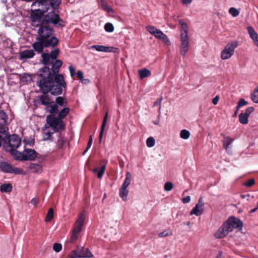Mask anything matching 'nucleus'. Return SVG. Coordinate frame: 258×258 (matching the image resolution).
<instances>
[{
  "instance_id": "1",
  "label": "nucleus",
  "mask_w": 258,
  "mask_h": 258,
  "mask_svg": "<svg viewBox=\"0 0 258 258\" xmlns=\"http://www.w3.org/2000/svg\"><path fill=\"white\" fill-rule=\"evenodd\" d=\"M37 85L41 89L50 92L52 95L58 96L62 93L63 89H66L67 83L62 74L54 77H39Z\"/></svg>"
},
{
  "instance_id": "2",
  "label": "nucleus",
  "mask_w": 258,
  "mask_h": 258,
  "mask_svg": "<svg viewBox=\"0 0 258 258\" xmlns=\"http://www.w3.org/2000/svg\"><path fill=\"white\" fill-rule=\"evenodd\" d=\"M70 110L69 107L62 108L56 117L53 115H48L46 116L45 127H51L54 132H58L59 130H64L65 124L62 120L68 114Z\"/></svg>"
},
{
  "instance_id": "3",
  "label": "nucleus",
  "mask_w": 258,
  "mask_h": 258,
  "mask_svg": "<svg viewBox=\"0 0 258 258\" xmlns=\"http://www.w3.org/2000/svg\"><path fill=\"white\" fill-rule=\"evenodd\" d=\"M60 3L61 0H36L33 5H37L39 8L34 10L32 15L33 18L40 19L41 16L48 11L50 6L53 11L57 9Z\"/></svg>"
},
{
  "instance_id": "4",
  "label": "nucleus",
  "mask_w": 258,
  "mask_h": 258,
  "mask_svg": "<svg viewBox=\"0 0 258 258\" xmlns=\"http://www.w3.org/2000/svg\"><path fill=\"white\" fill-rule=\"evenodd\" d=\"M3 141L6 150L10 152L14 158L17 153H19L16 149L21 145V139L18 135L13 134L9 137L5 136Z\"/></svg>"
},
{
  "instance_id": "5",
  "label": "nucleus",
  "mask_w": 258,
  "mask_h": 258,
  "mask_svg": "<svg viewBox=\"0 0 258 258\" xmlns=\"http://www.w3.org/2000/svg\"><path fill=\"white\" fill-rule=\"evenodd\" d=\"M38 20L47 25L49 24H52L54 26H57L60 28H62L65 26L63 20L60 18L58 14L54 13L53 11L46 15L43 14Z\"/></svg>"
},
{
  "instance_id": "6",
  "label": "nucleus",
  "mask_w": 258,
  "mask_h": 258,
  "mask_svg": "<svg viewBox=\"0 0 258 258\" xmlns=\"http://www.w3.org/2000/svg\"><path fill=\"white\" fill-rule=\"evenodd\" d=\"M53 31V29L52 28H50L44 23L40 22L38 30V37L48 41L52 38H54V45L57 46L59 43V40L55 36H52Z\"/></svg>"
},
{
  "instance_id": "7",
  "label": "nucleus",
  "mask_w": 258,
  "mask_h": 258,
  "mask_svg": "<svg viewBox=\"0 0 258 258\" xmlns=\"http://www.w3.org/2000/svg\"><path fill=\"white\" fill-rule=\"evenodd\" d=\"M51 64L52 73L51 72L50 69L48 67L44 66L40 70L39 77H53L60 74H59V71L60 68L62 65V61L59 59H56L55 61Z\"/></svg>"
},
{
  "instance_id": "8",
  "label": "nucleus",
  "mask_w": 258,
  "mask_h": 258,
  "mask_svg": "<svg viewBox=\"0 0 258 258\" xmlns=\"http://www.w3.org/2000/svg\"><path fill=\"white\" fill-rule=\"evenodd\" d=\"M182 31L180 34V54L184 56L188 50L189 39L187 36V26L185 23L181 24Z\"/></svg>"
},
{
  "instance_id": "9",
  "label": "nucleus",
  "mask_w": 258,
  "mask_h": 258,
  "mask_svg": "<svg viewBox=\"0 0 258 258\" xmlns=\"http://www.w3.org/2000/svg\"><path fill=\"white\" fill-rule=\"evenodd\" d=\"M37 41L32 44V47L34 50L38 52L41 53L43 51L44 48L52 47L54 48L56 46L54 45L55 40L54 38H52L50 41H46L43 39L37 37Z\"/></svg>"
},
{
  "instance_id": "10",
  "label": "nucleus",
  "mask_w": 258,
  "mask_h": 258,
  "mask_svg": "<svg viewBox=\"0 0 258 258\" xmlns=\"http://www.w3.org/2000/svg\"><path fill=\"white\" fill-rule=\"evenodd\" d=\"M20 156H15L14 158L20 161H33L37 156V153L33 149H26L23 153L19 152Z\"/></svg>"
},
{
  "instance_id": "11",
  "label": "nucleus",
  "mask_w": 258,
  "mask_h": 258,
  "mask_svg": "<svg viewBox=\"0 0 258 258\" xmlns=\"http://www.w3.org/2000/svg\"><path fill=\"white\" fill-rule=\"evenodd\" d=\"M236 41H232L226 44L224 49L221 53V58L223 60L227 59L231 57L234 54V49L237 47Z\"/></svg>"
},
{
  "instance_id": "12",
  "label": "nucleus",
  "mask_w": 258,
  "mask_h": 258,
  "mask_svg": "<svg viewBox=\"0 0 258 258\" xmlns=\"http://www.w3.org/2000/svg\"><path fill=\"white\" fill-rule=\"evenodd\" d=\"M147 31L156 38L162 40L166 44H170V41L166 35L164 34L160 30L157 29L152 26H148L146 27Z\"/></svg>"
},
{
  "instance_id": "13",
  "label": "nucleus",
  "mask_w": 258,
  "mask_h": 258,
  "mask_svg": "<svg viewBox=\"0 0 258 258\" xmlns=\"http://www.w3.org/2000/svg\"><path fill=\"white\" fill-rule=\"evenodd\" d=\"M0 169L3 172L8 173L19 174L21 171L20 169L13 167L11 164L4 161L0 162Z\"/></svg>"
},
{
  "instance_id": "14",
  "label": "nucleus",
  "mask_w": 258,
  "mask_h": 258,
  "mask_svg": "<svg viewBox=\"0 0 258 258\" xmlns=\"http://www.w3.org/2000/svg\"><path fill=\"white\" fill-rule=\"evenodd\" d=\"M230 232H231V227L228 223L225 222L214 235L217 238H222L225 237Z\"/></svg>"
},
{
  "instance_id": "15",
  "label": "nucleus",
  "mask_w": 258,
  "mask_h": 258,
  "mask_svg": "<svg viewBox=\"0 0 258 258\" xmlns=\"http://www.w3.org/2000/svg\"><path fill=\"white\" fill-rule=\"evenodd\" d=\"M85 216L86 211L83 210L79 214L78 218L75 222L73 232L79 234L81 231L85 219Z\"/></svg>"
},
{
  "instance_id": "16",
  "label": "nucleus",
  "mask_w": 258,
  "mask_h": 258,
  "mask_svg": "<svg viewBox=\"0 0 258 258\" xmlns=\"http://www.w3.org/2000/svg\"><path fill=\"white\" fill-rule=\"evenodd\" d=\"M41 91L42 94L39 96V102H40L41 105L44 106L45 109H48L49 105L52 104L53 102L51 101V98L48 94V92H46V91L43 89H41Z\"/></svg>"
},
{
  "instance_id": "17",
  "label": "nucleus",
  "mask_w": 258,
  "mask_h": 258,
  "mask_svg": "<svg viewBox=\"0 0 258 258\" xmlns=\"http://www.w3.org/2000/svg\"><path fill=\"white\" fill-rule=\"evenodd\" d=\"M229 224V226L231 227V231L234 228H238V229H241L243 227L242 222L238 218L234 217H231L225 222Z\"/></svg>"
},
{
  "instance_id": "18",
  "label": "nucleus",
  "mask_w": 258,
  "mask_h": 258,
  "mask_svg": "<svg viewBox=\"0 0 258 258\" xmlns=\"http://www.w3.org/2000/svg\"><path fill=\"white\" fill-rule=\"evenodd\" d=\"M91 48L95 49L98 51L106 52H116L118 50V48L110 47V46H105L103 45H94L91 46Z\"/></svg>"
},
{
  "instance_id": "19",
  "label": "nucleus",
  "mask_w": 258,
  "mask_h": 258,
  "mask_svg": "<svg viewBox=\"0 0 258 258\" xmlns=\"http://www.w3.org/2000/svg\"><path fill=\"white\" fill-rule=\"evenodd\" d=\"M203 204L202 203V198L199 200V202L197 203L195 207L190 211V214L195 215L197 216L201 215L203 212Z\"/></svg>"
},
{
  "instance_id": "20",
  "label": "nucleus",
  "mask_w": 258,
  "mask_h": 258,
  "mask_svg": "<svg viewBox=\"0 0 258 258\" xmlns=\"http://www.w3.org/2000/svg\"><path fill=\"white\" fill-rule=\"evenodd\" d=\"M77 250L79 251V257L90 258L93 257L92 252L88 248L78 247Z\"/></svg>"
},
{
  "instance_id": "21",
  "label": "nucleus",
  "mask_w": 258,
  "mask_h": 258,
  "mask_svg": "<svg viewBox=\"0 0 258 258\" xmlns=\"http://www.w3.org/2000/svg\"><path fill=\"white\" fill-rule=\"evenodd\" d=\"M247 29L250 38L252 39L254 44L258 47V34L255 32L251 26H248Z\"/></svg>"
},
{
  "instance_id": "22",
  "label": "nucleus",
  "mask_w": 258,
  "mask_h": 258,
  "mask_svg": "<svg viewBox=\"0 0 258 258\" xmlns=\"http://www.w3.org/2000/svg\"><path fill=\"white\" fill-rule=\"evenodd\" d=\"M35 55L34 50L32 49H27L21 52L20 56L21 59L31 58Z\"/></svg>"
},
{
  "instance_id": "23",
  "label": "nucleus",
  "mask_w": 258,
  "mask_h": 258,
  "mask_svg": "<svg viewBox=\"0 0 258 258\" xmlns=\"http://www.w3.org/2000/svg\"><path fill=\"white\" fill-rule=\"evenodd\" d=\"M107 119H108V112L107 111V112H106V113L104 116L102 123L101 129H100V132L99 137V140L100 143L101 142V140H102V139L103 137L104 128L106 125Z\"/></svg>"
},
{
  "instance_id": "24",
  "label": "nucleus",
  "mask_w": 258,
  "mask_h": 258,
  "mask_svg": "<svg viewBox=\"0 0 258 258\" xmlns=\"http://www.w3.org/2000/svg\"><path fill=\"white\" fill-rule=\"evenodd\" d=\"M46 109L50 113V115H53V116H55V114L58 112V106L53 102L49 104L48 109Z\"/></svg>"
},
{
  "instance_id": "25",
  "label": "nucleus",
  "mask_w": 258,
  "mask_h": 258,
  "mask_svg": "<svg viewBox=\"0 0 258 258\" xmlns=\"http://www.w3.org/2000/svg\"><path fill=\"white\" fill-rule=\"evenodd\" d=\"M8 119V116L6 112L3 110H0V126L6 125Z\"/></svg>"
},
{
  "instance_id": "26",
  "label": "nucleus",
  "mask_w": 258,
  "mask_h": 258,
  "mask_svg": "<svg viewBox=\"0 0 258 258\" xmlns=\"http://www.w3.org/2000/svg\"><path fill=\"white\" fill-rule=\"evenodd\" d=\"M106 169V165L105 164L102 165L100 169L98 168H94L93 170L94 173L97 174V177L98 178H101L104 174L105 171Z\"/></svg>"
},
{
  "instance_id": "27",
  "label": "nucleus",
  "mask_w": 258,
  "mask_h": 258,
  "mask_svg": "<svg viewBox=\"0 0 258 258\" xmlns=\"http://www.w3.org/2000/svg\"><path fill=\"white\" fill-rule=\"evenodd\" d=\"M138 73L141 79L148 77L151 75V71L146 68L139 70L138 71Z\"/></svg>"
},
{
  "instance_id": "28",
  "label": "nucleus",
  "mask_w": 258,
  "mask_h": 258,
  "mask_svg": "<svg viewBox=\"0 0 258 258\" xmlns=\"http://www.w3.org/2000/svg\"><path fill=\"white\" fill-rule=\"evenodd\" d=\"M12 188L11 183H4L1 185L0 191L2 192H9L12 190Z\"/></svg>"
},
{
  "instance_id": "29",
  "label": "nucleus",
  "mask_w": 258,
  "mask_h": 258,
  "mask_svg": "<svg viewBox=\"0 0 258 258\" xmlns=\"http://www.w3.org/2000/svg\"><path fill=\"white\" fill-rule=\"evenodd\" d=\"M41 57L42 58V62L45 66L52 63V62L50 61L51 58L49 53H43L41 55Z\"/></svg>"
},
{
  "instance_id": "30",
  "label": "nucleus",
  "mask_w": 258,
  "mask_h": 258,
  "mask_svg": "<svg viewBox=\"0 0 258 258\" xmlns=\"http://www.w3.org/2000/svg\"><path fill=\"white\" fill-rule=\"evenodd\" d=\"M127 188L121 186L119 189V196L124 201L127 200V197L128 194V191L126 189Z\"/></svg>"
},
{
  "instance_id": "31",
  "label": "nucleus",
  "mask_w": 258,
  "mask_h": 258,
  "mask_svg": "<svg viewBox=\"0 0 258 258\" xmlns=\"http://www.w3.org/2000/svg\"><path fill=\"white\" fill-rule=\"evenodd\" d=\"M132 180V174L127 172L125 174V180L122 184L121 186L123 187L127 188L128 186L130 184Z\"/></svg>"
},
{
  "instance_id": "32",
  "label": "nucleus",
  "mask_w": 258,
  "mask_h": 258,
  "mask_svg": "<svg viewBox=\"0 0 258 258\" xmlns=\"http://www.w3.org/2000/svg\"><path fill=\"white\" fill-rule=\"evenodd\" d=\"M233 141V140L229 137H226L224 138L223 145L226 151H229V146L232 143Z\"/></svg>"
},
{
  "instance_id": "33",
  "label": "nucleus",
  "mask_w": 258,
  "mask_h": 258,
  "mask_svg": "<svg viewBox=\"0 0 258 258\" xmlns=\"http://www.w3.org/2000/svg\"><path fill=\"white\" fill-rule=\"evenodd\" d=\"M8 128L6 127V125L0 126V140L3 141L5 136L9 137L10 136L8 135Z\"/></svg>"
},
{
  "instance_id": "34",
  "label": "nucleus",
  "mask_w": 258,
  "mask_h": 258,
  "mask_svg": "<svg viewBox=\"0 0 258 258\" xmlns=\"http://www.w3.org/2000/svg\"><path fill=\"white\" fill-rule=\"evenodd\" d=\"M29 168L34 173H36L42 170V166L39 164L31 163Z\"/></svg>"
},
{
  "instance_id": "35",
  "label": "nucleus",
  "mask_w": 258,
  "mask_h": 258,
  "mask_svg": "<svg viewBox=\"0 0 258 258\" xmlns=\"http://www.w3.org/2000/svg\"><path fill=\"white\" fill-rule=\"evenodd\" d=\"M66 142V138L62 137L60 134L59 135L58 139L57 141V145L59 149H62Z\"/></svg>"
},
{
  "instance_id": "36",
  "label": "nucleus",
  "mask_w": 258,
  "mask_h": 258,
  "mask_svg": "<svg viewBox=\"0 0 258 258\" xmlns=\"http://www.w3.org/2000/svg\"><path fill=\"white\" fill-rule=\"evenodd\" d=\"M248 117L247 115L241 112L239 115V121L243 124H246L248 122Z\"/></svg>"
},
{
  "instance_id": "37",
  "label": "nucleus",
  "mask_w": 258,
  "mask_h": 258,
  "mask_svg": "<svg viewBox=\"0 0 258 258\" xmlns=\"http://www.w3.org/2000/svg\"><path fill=\"white\" fill-rule=\"evenodd\" d=\"M251 99L253 102L258 103V86L253 91Z\"/></svg>"
},
{
  "instance_id": "38",
  "label": "nucleus",
  "mask_w": 258,
  "mask_h": 258,
  "mask_svg": "<svg viewBox=\"0 0 258 258\" xmlns=\"http://www.w3.org/2000/svg\"><path fill=\"white\" fill-rule=\"evenodd\" d=\"M101 8L103 10L109 13H112L113 12V9L107 4L105 3L103 0L101 1Z\"/></svg>"
},
{
  "instance_id": "39",
  "label": "nucleus",
  "mask_w": 258,
  "mask_h": 258,
  "mask_svg": "<svg viewBox=\"0 0 258 258\" xmlns=\"http://www.w3.org/2000/svg\"><path fill=\"white\" fill-rule=\"evenodd\" d=\"M48 127L46 128L45 126L42 128V130L43 132H44L45 128H47ZM52 133H51L50 132H47L46 133L43 132V140L44 141H47L50 140V141H52Z\"/></svg>"
},
{
  "instance_id": "40",
  "label": "nucleus",
  "mask_w": 258,
  "mask_h": 258,
  "mask_svg": "<svg viewBox=\"0 0 258 258\" xmlns=\"http://www.w3.org/2000/svg\"><path fill=\"white\" fill-rule=\"evenodd\" d=\"M54 215V211L53 209L51 208L48 210L47 214L46 216L45 221L46 222L50 221L53 217Z\"/></svg>"
},
{
  "instance_id": "41",
  "label": "nucleus",
  "mask_w": 258,
  "mask_h": 258,
  "mask_svg": "<svg viewBox=\"0 0 258 258\" xmlns=\"http://www.w3.org/2000/svg\"><path fill=\"white\" fill-rule=\"evenodd\" d=\"M64 98L63 97L58 96L55 98V104L58 106H63L65 105L67 102H64Z\"/></svg>"
},
{
  "instance_id": "42",
  "label": "nucleus",
  "mask_w": 258,
  "mask_h": 258,
  "mask_svg": "<svg viewBox=\"0 0 258 258\" xmlns=\"http://www.w3.org/2000/svg\"><path fill=\"white\" fill-rule=\"evenodd\" d=\"M59 53V49L58 48H55L50 51L49 54L51 57V59L54 60L56 59L58 54Z\"/></svg>"
},
{
  "instance_id": "43",
  "label": "nucleus",
  "mask_w": 258,
  "mask_h": 258,
  "mask_svg": "<svg viewBox=\"0 0 258 258\" xmlns=\"http://www.w3.org/2000/svg\"><path fill=\"white\" fill-rule=\"evenodd\" d=\"M190 136V133L186 130H182L180 133V137L183 139H187Z\"/></svg>"
},
{
  "instance_id": "44",
  "label": "nucleus",
  "mask_w": 258,
  "mask_h": 258,
  "mask_svg": "<svg viewBox=\"0 0 258 258\" xmlns=\"http://www.w3.org/2000/svg\"><path fill=\"white\" fill-rule=\"evenodd\" d=\"M114 29L113 25L110 23H107L104 26V29L107 32H112Z\"/></svg>"
},
{
  "instance_id": "45",
  "label": "nucleus",
  "mask_w": 258,
  "mask_h": 258,
  "mask_svg": "<svg viewBox=\"0 0 258 258\" xmlns=\"http://www.w3.org/2000/svg\"><path fill=\"white\" fill-rule=\"evenodd\" d=\"M229 13L233 17H236L239 14V12L236 8L232 7L229 9Z\"/></svg>"
},
{
  "instance_id": "46",
  "label": "nucleus",
  "mask_w": 258,
  "mask_h": 258,
  "mask_svg": "<svg viewBox=\"0 0 258 258\" xmlns=\"http://www.w3.org/2000/svg\"><path fill=\"white\" fill-rule=\"evenodd\" d=\"M155 140L153 137H149L147 139L146 145L147 147L151 148L155 145Z\"/></svg>"
},
{
  "instance_id": "47",
  "label": "nucleus",
  "mask_w": 258,
  "mask_h": 258,
  "mask_svg": "<svg viewBox=\"0 0 258 258\" xmlns=\"http://www.w3.org/2000/svg\"><path fill=\"white\" fill-rule=\"evenodd\" d=\"M79 251L77 250H73L68 255V258H78L79 257Z\"/></svg>"
},
{
  "instance_id": "48",
  "label": "nucleus",
  "mask_w": 258,
  "mask_h": 258,
  "mask_svg": "<svg viewBox=\"0 0 258 258\" xmlns=\"http://www.w3.org/2000/svg\"><path fill=\"white\" fill-rule=\"evenodd\" d=\"M92 142H93V137H92V136H90L89 137V140L87 143V148H86V150L83 153V155H84L86 153V152L88 151V150L90 148V147L92 144Z\"/></svg>"
},
{
  "instance_id": "49",
  "label": "nucleus",
  "mask_w": 258,
  "mask_h": 258,
  "mask_svg": "<svg viewBox=\"0 0 258 258\" xmlns=\"http://www.w3.org/2000/svg\"><path fill=\"white\" fill-rule=\"evenodd\" d=\"M62 249V245L60 243H55L53 245V249L56 252H59Z\"/></svg>"
},
{
  "instance_id": "50",
  "label": "nucleus",
  "mask_w": 258,
  "mask_h": 258,
  "mask_svg": "<svg viewBox=\"0 0 258 258\" xmlns=\"http://www.w3.org/2000/svg\"><path fill=\"white\" fill-rule=\"evenodd\" d=\"M173 187V184L170 182L165 183L164 186V189L165 191H170Z\"/></svg>"
},
{
  "instance_id": "51",
  "label": "nucleus",
  "mask_w": 258,
  "mask_h": 258,
  "mask_svg": "<svg viewBox=\"0 0 258 258\" xmlns=\"http://www.w3.org/2000/svg\"><path fill=\"white\" fill-rule=\"evenodd\" d=\"M248 104V102L245 101L244 99H240L236 106L237 108H240L241 107H242L243 106L246 105Z\"/></svg>"
},
{
  "instance_id": "52",
  "label": "nucleus",
  "mask_w": 258,
  "mask_h": 258,
  "mask_svg": "<svg viewBox=\"0 0 258 258\" xmlns=\"http://www.w3.org/2000/svg\"><path fill=\"white\" fill-rule=\"evenodd\" d=\"M254 109L253 107H251V106L248 107V108H246L245 112H244L243 113L244 114H245L246 115H247L248 117H249L250 114L252 112H253L254 111Z\"/></svg>"
},
{
  "instance_id": "53",
  "label": "nucleus",
  "mask_w": 258,
  "mask_h": 258,
  "mask_svg": "<svg viewBox=\"0 0 258 258\" xmlns=\"http://www.w3.org/2000/svg\"><path fill=\"white\" fill-rule=\"evenodd\" d=\"M78 233H75L74 232H73L72 235L70 238V242L72 243H74L75 242V241L77 240V239L78 238Z\"/></svg>"
},
{
  "instance_id": "54",
  "label": "nucleus",
  "mask_w": 258,
  "mask_h": 258,
  "mask_svg": "<svg viewBox=\"0 0 258 258\" xmlns=\"http://www.w3.org/2000/svg\"><path fill=\"white\" fill-rule=\"evenodd\" d=\"M162 100V97H161L160 98H159L158 99H157L156 100V101L154 103V106H156V105H157L158 104L159 105V114L158 115V118L159 117V116L160 115V110H161V105Z\"/></svg>"
},
{
  "instance_id": "55",
  "label": "nucleus",
  "mask_w": 258,
  "mask_h": 258,
  "mask_svg": "<svg viewBox=\"0 0 258 258\" xmlns=\"http://www.w3.org/2000/svg\"><path fill=\"white\" fill-rule=\"evenodd\" d=\"M254 184V180L253 179H250L246 181L243 185L247 187H250Z\"/></svg>"
},
{
  "instance_id": "56",
  "label": "nucleus",
  "mask_w": 258,
  "mask_h": 258,
  "mask_svg": "<svg viewBox=\"0 0 258 258\" xmlns=\"http://www.w3.org/2000/svg\"><path fill=\"white\" fill-rule=\"evenodd\" d=\"M69 70L70 72L71 77H74L76 75L75 68L73 66H70L69 67Z\"/></svg>"
},
{
  "instance_id": "57",
  "label": "nucleus",
  "mask_w": 258,
  "mask_h": 258,
  "mask_svg": "<svg viewBox=\"0 0 258 258\" xmlns=\"http://www.w3.org/2000/svg\"><path fill=\"white\" fill-rule=\"evenodd\" d=\"M170 234V233H169L168 231H167V230H165L162 232L159 233L158 234V236L159 237H163L169 236Z\"/></svg>"
},
{
  "instance_id": "58",
  "label": "nucleus",
  "mask_w": 258,
  "mask_h": 258,
  "mask_svg": "<svg viewBox=\"0 0 258 258\" xmlns=\"http://www.w3.org/2000/svg\"><path fill=\"white\" fill-rule=\"evenodd\" d=\"M77 77L78 79L80 80H82V82H83L84 81V80H83V73L81 71H78L77 74H76Z\"/></svg>"
},
{
  "instance_id": "59",
  "label": "nucleus",
  "mask_w": 258,
  "mask_h": 258,
  "mask_svg": "<svg viewBox=\"0 0 258 258\" xmlns=\"http://www.w3.org/2000/svg\"><path fill=\"white\" fill-rule=\"evenodd\" d=\"M190 201V197L189 196H187L182 199V202L184 204L188 203Z\"/></svg>"
},
{
  "instance_id": "60",
  "label": "nucleus",
  "mask_w": 258,
  "mask_h": 258,
  "mask_svg": "<svg viewBox=\"0 0 258 258\" xmlns=\"http://www.w3.org/2000/svg\"><path fill=\"white\" fill-rule=\"evenodd\" d=\"M31 204L34 205V206H36L38 203H39V200L37 198H33L31 201Z\"/></svg>"
},
{
  "instance_id": "61",
  "label": "nucleus",
  "mask_w": 258,
  "mask_h": 258,
  "mask_svg": "<svg viewBox=\"0 0 258 258\" xmlns=\"http://www.w3.org/2000/svg\"><path fill=\"white\" fill-rule=\"evenodd\" d=\"M219 96L218 95H217L215 98H214L212 100V103L214 105H216L218 103V102L219 100Z\"/></svg>"
},
{
  "instance_id": "62",
  "label": "nucleus",
  "mask_w": 258,
  "mask_h": 258,
  "mask_svg": "<svg viewBox=\"0 0 258 258\" xmlns=\"http://www.w3.org/2000/svg\"><path fill=\"white\" fill-rule=\"evenodd\" d=\"M192 1V0H181V2L183 5L189 4Z\"/></svg>"
},
{
  "instance_id": "63",
  "label": "nucleus",
  "mask_w": 258,
  "mask_h": 258,
  "mask_svg": "<svg viewBox=\"0 0 258 258\" xmlns=\"http://www.w3.org/2000/svg\"><path fill=\"white\" fill-rule=\"evenodd\" d=\"M258 209V202L257 203V206L251 209L250 211H249V213H254Z\"/></svg>"
},
{
  "instance_id": "64",
  "label": "nucleus",
  "mask_w": 258,
  "mask_h": 258,
  "mask_svg": "<svg viewBox=\"0 0 258 258\" xmlns=\"http://www.w3.org/2000/svg\"><path fill=\"white\" fill-rule=\"evenodd\" d=\"M222 252L221 251L218 252V254L217 255L216 258H222Z\"/></svg>"
}]
</instances>
